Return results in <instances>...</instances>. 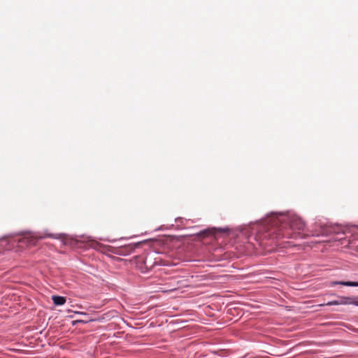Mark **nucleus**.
Here are the masks:
<instances>
[{"label":"nucleus","mask_w":358,"mask_h":358,"mask_svg":"<svg viewBox=\"0 0 358 358\" xmlns=\"http://www.w3.org/2000/svg\"><path fill=\"white\" fill-rule=\"evenodd\" d=\"M306 224L297 215H281L271 220V228L268 231V236L270 238H303L302 234Z\"/></svg>","instance_id":"1"},{"label":"nucleus","mask_w":358,"mask_h":358,"mask_svg":"<svg viewBox=\"0 0 358 358\" xmlns=\"http://www.w3.org/2000/svg\"><path fill=\"white\" fill-rule=\"evenodd\" d=\"M46 237L55 238V239H59L62 237V234H47L43 236H40L38 238L34 236H30L28 238L29 240L28 241V243L31 245H35L38 239L45 238Z\"/></svg>","instance_id":"2"},{"label":"nucleus","mask_w":358,"mask_h":358,"mask_svg":"<svg viewBox=\"0 0 358 358\" xmlns=\"http://www.w3.org/2000/svg\"><path fill=\"white\" fill-rule=\"evenodd\" d=\"M52 300L55 305L57 306H62L64 305L66 303V298L61 296H56L54 295L52 296Z\"/></svg>","instance_id":"3"},{"label":"nucleus","mask_w":358,"mask_h":358,"mask_svg":"<svg viewBox=\"0 0 358 358\" xmlns=\"http://www.w3.org/2000/svg\"><path fill=\"white\" fill-rule=\"evenodd\" d=\"M332 285H342L345 286L350 287H358V282H352V281H335L331 282Z\"/></svg>","instance_id":"4"},{"label":"nucleus","mask_w":358,"mask_h":358,"mask_svg":"<svg viewBox=\"0 0 358 358\" xmlns=\"http://www.w3.org/2000/svg\"><path fill=\"white\" fill-rule=\"evenodd\" d=\"M216 231L217 230L215 229H206V230L201 231L199 233V236H201L202 237H205V236H209L210 234H215Z\"/></svg>","instance_id":"5"},{"label":"nucleus","mask_w":358,"mask_h":358,"mask_svg":"<svg viewBox=\"0 0 358 358\" xmlns=\"http://www.w3.org/2000/svg\"><path fill=\"white\" fill-rule=\"evenodd\" d=\"M346 302H338V301H329V302L327 303L326 305L327 306H334V305L344 304Z\"/></svg>","instance_id":"6"},{"label":"nucleus","mask_w":358,"mask_h":358,"mask_svg":"<svg viewBox=\"0 0 358 358\" xmlns=\"http://www.w3.org/2000/svg\"><path fill=\"white\" fill-rule=\"evenodd\" d=\"M338 302H346L345 304H348V303L352 304L353 301H352V299L347 297V298H342L340 301H338Z\"/></svg>","instance_id":"7"},{"label":"nucleus","mask_w":358,"mask_h":358,"mask_svg":"<svg viewBox=\"0 0 358 358\" xmlns=\"http://www.w3.org/2000/svg\"><path fill=\"white\" fill-rule=\"evenodd\" d=\"M352 304H355V305L358 306V300L357 301H353Z\"/></svg>","instance_id":"8"},{"label":"nucleus","mask_w":358,"mask_h":358,"mask_svg":"<svg viewBox=\"0 0 358 358\" xmlns=\"http://www.w3.org/2000/svg\"><path fill=\"white\" fill-rule=\"evenodd\" d=\"M219 231H225L224 229H219Z\"/></svg>","instance_id":"9"},{"label":"nucleus","mask_w":358,"mask_h":358,"mask_svg":"<svg viewBox=\"0 0 358 358\" xmlns=\"http://www.w3.org/2000/svg\"><path fill=\"white\" fill-rule=\"evenodd\" d=\"M357 230H358V228H357Z\"/></svg>","instance_id":"10"}]
</instances>
